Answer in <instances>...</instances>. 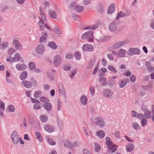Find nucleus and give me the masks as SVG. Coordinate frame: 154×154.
<instances>
[{"instance_id":"nucleus-14","label":"nucleus","mask_w":154,"mask_h":154,"mask_svg":"<svg viewBox=\"0 0 154 154\" xmlns=\"http://www.w3.org/2000/svg\"><path fill=\"white\" fill-rule=\"evenodd\" d=\"M109 29L112 32H115L117 29V26L115 21L111 23L109 25Z\"/></svg>"},{"instance_id":"nucleus-46","label":"nucleus","mask_w":154,"mask_h":154,"mask_svg":"<svg viewBox=\"0 0 154 154\" xmlns=\"http://www.w3.org/2000/svg\"><path fill=\"white\" fill-rule=\"evenodd\" d=\"M108 69L111 71H112L115 73H116L117 72L116 69L112 66H108Z\"/></svg>"},{"instance_id":"nucleus-5","label":"nucleus","mask_w":154,"mask_h":154,"mask_svg":"<svg viewBox=\"0 0 154 154\" xmlns=\"http://www.w3.org/2000/svg\"><path fill=\"white\" fill-rule=\"evenodd\" d=\"M129 42L128 40H126L118 42L113 46V47L114 48L113 49H117L118 48L121 47L125 45L128 44Z\"/></svg>"},{"instance_id":"nucleus-21","label":"nucleus","mask_w":154,"mask_h":154,"mask_svg":"<svg viewBox=\"0 0 154 154\" xmlns=\"http://www.w3.org/2000/svg\"><path fill=\"white\" fill-rule=\"evenodd\" d=\"M99 82H102V86H105L107 85L106 80V79L103 77H100L99 78Z\"/></svg>"},{"instance_id":"nucleus-26","label":"nucleus","mask_w":154,"mask_h":154,"mask_svg":"<svg viewBox=\"0 0 154 154\" xmlns=\"http://www.w3.org/2000/svg\"><path fill=\"white\" fill-rule=\"evenodd\" d=\"M126 15V14L122 11H120L117 14V17L116 18V20H118L120 17H125Z\"/></svg>"},{"instance_id":"nucleus-50","label":"nucleus","mask_w":154,"mask_h":154,"mask_svg":"<svg viewBox=\"0 0 154 154\" xmlns=\"http://www.w3.org/2000/svg\"><path fill=\"white\" fill-rule=\"evenodd\" d=\"M73 55L70 53H68L66 55V57L68 59H71L73 58Z\"/></svg>"},{"instance_id":"nucleus-22","label":"nucleus","mask_w":154,"mask_h":154,"mask_svg":"<svg viewBox=\"0 0 154 154\" xmlns=\"http://www.w3.org/2000/svg\"><path fill=\"white\" fill-rule=\"evenodd\" d=\"M103 95L104 97L107 98H109L111 95V93L110 91L108 90H105L103 92Z\"/></svg>"},{"instance_id":"nucleus-53","label":"nucleus","mask_w":154,"mask_h":154,"mask_svg":"<svg viewBox=\"0 0 154 154\" xmlns=\"http://www.w3.org/2000/svg\"><path fill=\"white\" fill-rule=\"evenodd\" d=\"M132 116L133 117H136L137 118V113L134 110H132L131 111Z\"/></svg>"},{"instance_id":"nucleus-61","label":"nucleus","mask_w":154,"mask_h":154,"mask_svg":"<svg viewBox=\"0 0 154 154\" xmlns=\"http://www.w3.org/2000/svg\"><path fill=\"white\" fill-rule=\"evenodd\" d=\"M98 74L100 76H103L105 74V73L100 69L98 71Z\"/></svg>"},{"instance_id":"nucleus-9","label":"nucleus","mask_w":154,"mask_h":154,"mask_svg":"<svg viewBox=\"0 0 154 154\" xmlns=\"http://www.w3.org/2000/svg\"><path fill=\"white\" fill-rule=\"evenodd\" d=\"M82 50L84 51H92L93 50L94 48L91 45L86 44L84 45L82 47Z\"/></svg>"},{"instance_id":"nucleus-25","label":"nucleus","mask_w":154,"mask_h":154,"mask_svg":"<svg viewBox=\"0 0 154 154\" xmlns=\"http://www.w3.org/2000/svg\"><path fill=\"white\" fill-rule=\"evenodd\" d=\"M47 142L51 145H54L55 144V142L53 141V139L48 137H46Z\"/></svg>"},{"instance_id":"nucleus-20","label":"nucleus","mask_w":154,"mask_h":154,"mask_svg":"<svg viewBox=\"0 0 154 154\" xmlns=\"http://www.w3.org/2000/svg\"><path fill=\"white\" fill-rule=\"evenodd\" d=\"M117 147V146L116 145L114 144H112L111 146H108L109 149L108 152H110V151H111L112 152H114L116 150V147Z\"/></svg>"},{"instance_id":"nucleus-47","label":"nucleus","mask_w":154,"mask_h":154,"mask_svg":"<svg viewBox=\"0 0 154 154\" xmlns=\"http://www.w3.org/2000/svg\"><path fill=\"white\" fill-rule=\"evenodd\" d=\"M81 56V55L79 52L76 51L74 53V57L77 60H79Z\"/></svg>"},{"instance_id":"nucleus-16","label":"nucleus","mask_w":154,"mask_h":154,"mask_svg":"<svg viewBox=\"0 0 154 154\" xmlns=\"http://www.w3.org/2000/svg\"><path fill=\"white\" fill-rule=\"evenodd\" d=\"M13 43L16 48L17 49H20L22 47L20 42L17 40L14 39L13 41Z\"/></svg>"},{"instance_id":"nucleus-51","label":"nucleus","mask_w":154,"mask_h":154,"mask_svg":"<svg viewBox=\"0 0 154 154\" xmlns=\"http://www.w3.org/2000/svg\"><path fill=\"white\" fill-rule=\"evenodd\" d=\"M141 123L142 126H144L146 124L147 120L145 118L141 120Z\"/></svg>"},{"instance_id":"nucleus-12","label":"nucleus","mask_w":154,"mask_h":154,"mask_svg":"<svg viewBox=\"0 0 154 154\" xmlns=\"http://www.w3.org/2000/svg\"><path fill=\"white\" fill-rule=\"evenodd\" d=\"M129 81V80L128 78H126L125 79L120 81L119 82V87L121 88H123L126 85L127 83Z\"/></svg>"},{"instance_id":"nucleus-58","label":"nucleus","mask_w":154,"mask_h":154,"mask_svg":"<svg viewBox=\"0 0 154 154\" xmlns=\"http://www.w3.org/2000/svg\"><path fill=\"white\" fill-rule=\"evenodd\" d=\"M72 16L73 17L74 19L76 20H79L80 17L79 15H76L75 14H72Z\"/></svg>"},{"instance_id":"nucleus-19","label":"nucleus","mask_w":154,"mask_h":154,"mask_svg":"<svg viewBox=\"0 0 154 154\" xmlns=\"http://www.w3.org/2000/svg\"><path fill=\"white\" fill-rule=\"evenodd\" d=\"M126 149L128 152H130L132 151L134 148V145L132 143H129L126 146Z\"/></svg>"},{"instance_id":"nucleus-7","label":"nucleus","mask_w":154,"mask_h":154,"mask_svg":"<svg viewBox=\"0 0 154 154\" xmlns=\"http://www.w3.org/2000/svg\"><path fill=\"white\" fill-rule=\"evenodd\" d=\"M61 61L60 56L59 55H56L54 58V64L56 67H57L60 65Z\"/></svg>"},{"instance_id":"nucleus-24","label":"nucleus","mask_w":154,"mask_h":154,"mask_svg":"<svg viewBox=\"0 0 154 154\" xmlns=\"http://www.w3.org/2000/svg\"><path fill=\"white\" fill-rule=\"evenodd\" d=\"M27 76V72L26 71L23 72L20 76V79L22 80H24L26 79Z\"/></svg>"},{"instance_id":"nucleus-56","label":"nucleus","mask_w":154,"mask_h":154,"mask_svg":"<svg viewBox=\"0 0 154 154\" xmlns=\"http://www.w3.org/2000/svg\"><path fill=\"white\" fill-rule=\"evenodd\" d=\"M47 38V37L44 36L42 35V36L40 37L39 39V41L40 42H42L45 41Z\"/></svg>"},{"instance_id":"nucleus-60","label":"nucleus","mask_w":154,"mask_h":154,"mask_svg":"<svg viewBox=\"0 0 154 154\" xmlns=\"http://www.w3.org/2000/svg\"><path fill=\"white\" fill-rule=\"evenodd\" d=\"M5 103L2 101H0V107L4 110H5Z\"/></svg>"},{"instance_id":"nucleus-8","label":"nucleus","mask_w":154,"mask_h":154,"mask_svg":"<svg viewBox=\"0 0 154 154\" xmlns=\"http://www.w3.org/2000/svg\"><path fill=\"white\" fill-rule=\"evenodd\" d=\"M58 89L59 90L60 93L63 96L65 99L66 100V96L65 95V92H64V88L63 84L61 83H59L58 84Z\"/></svg>"},{"instance_id":"nucleus-17","label":"nucleus","mask_w":154,"mask_h":154,"mask_svg":"<svg viewBox=\"0 0 154 154\" xmlns=\"http://www.w3.org/2000/svg\"><path fill=\"white\" fill-rule=\"evenodd\" d=\"M26 65L25 64H22L20 63L17 64L16 66V68L18 70L23 71L27 68Z\"/></svg>"},{"instance_id":"nucleus-52","label":"nucleus","mask_w":154,"mask_h":154,"mask_svg":"<svg viewBox=\"0 0 154 154\" xmlns=\"http://www.w3.org/2000/svg\"><path fill=\"white\" fill-rule=\"evenodd\" d=\"M137 118L139 119L140 120H141L145 118L144 115L141 113H140L138 114Z\"/></svg>"},{"instance_id":"nucleus-32","label":"nucleus","mask_w":154,"mask_h":154,"mask_svg":"<svg viewBox=\"0 0 154 154\" xmlns=\"http://www.w3.org/2000/svg\"><path fill=\"white\" fill-rule=\"evenodd\" d=\"M20 57V55L19 53H17L16 54L12 60H13V62L18 61L19 60Z\"/></svg>"},{"instance_id":"nucleus-57","label":"nucleus","mask_w":154,"mask_h":154,"mask_svg":"<svg viewBox=\"0 0 154 154\" xmlns=\"http://www.w3.org/2000/svg\"><path fill=\"white\" fill-rule=\"evenodd\" d=\"M119 53L121 54L122 55V56H121L120 57H122V56L124 57V55H125V53H126V51L125 50H124L123 49H121L120 50V51H119Z\"/></svg>"},{"instance_id":"nucleus-41","label":"nucleus","mask_w":154,"mask_h":154,"mask_svg":"<svg viewBox=\"0 0 154 154\" xmlns=\"http://www.w3.org/2000/svg\"><path fill=\"white\" fill-rule=\"evenodd\" d=\"M35 135L37 138L38 139L40 142H42V140L40 133L38 132H36Z\"/></svg>"},{"instance_id":"nucleus-55","label":"nucleus","mask_w":154,"mask_h":154,"mask_svg":"<svg viewBox=\"0 0 154 154\" xmlns=\"http://www.w3.org/2000/svg\"><path fill=\"white\" fill-rule=\"evenodd\" d=\"M136 77L134 75H131L130 77L131 81L132 82H134L136 80Z\"/></svg>"},{"instance_id":"nucleus-44","label":"nucleus","mask_w":154,"mask_h":154,"mask_svg":"<svg viewBox=\"0 0 154 154\" xmlns=\"http://www.w3.org/2000/svg\"><path fill=\"white\" fill-rule=\"evenodd\" d=\"M77 70L76 69H74L69 74L70 77L71 79L74 78L75 75L76 73Z\"/></svg>"},{"instance_id":"nucleus-45","label":"nucleus","mask_w":154,"mask_h":154,"mask_svg":"<svg viewBox=\"0 0 154 154\" xmlns=\"http://www.w3.org/2000/svg\"><path fill=\"white\" fill-rule=\"evenodd\" d=\"M117 77L116 76H114L112 78H110L109 80V82L111 85H113L114 84L115 80V79Z\"/></svg>"},{"instance_id":"nucleus-62","label":"nucleus","mask_w":154,"mask_h":154,"mask_svg":"<svg viewBox=\"0 0 154 154\" xmlns=\"http://www.w3.org/2000/svg\"><path fill=\"white\" fill-rule=\"evenodd\" d=\"M44 89L45 90L48 91L49 90L50 88V86L49 85L46 84L43 86Z\"/></svg>"},{"instance_id":"nucleus-35","label":"nucleus","mask_w":154,"mask_h":154,"mask_svg":"<svg viewBox=\"0 0 154 154\" xmlns=\"http://www.w3.org/2000/svg\"><path fill=\"white\" fill-rule=\"evenodd\" d=\"M75 11L77 12H81L84 9V6H79L77 5L75 7Z\"/></svg>"},{"instance_id":"nucleus-42","label":"nucleus","mask_w":154,"mask_h":154,"mask_svg":"<svg viewBox=\"0 0 154 154\" xmlns=\"http://www.w3.org/2000/svg\"><path fill=\"white\" fill-rule=\"evenodd\" d=\"M94 149L95 151L98 152L101 149L100 146L98 144H97L96 143H94Z\"/></svg>"},{"instance_id":"nucleus-23","label":"nucleus","mask_w":154,"mask_h":154,"mask_svg":"<svg viewBox=\"0 0 154 154\" xmlns=\"http://www.w3.org/2000/svg\"><path fill=\"white\" fill-rule=\"evenodd\" d=\"M48 45L49 47L53 49H56L57 48V45L54 42H49L48 44Z\"/></svg>"},{"instance_id":"nucleus-13","label":"nucleus","mask_w":154,"mask_h":154,"mask_svg":"<svg viewBox=\"0 0 154 154\" xmlns=\"http://www.w3.org/2000/svg\"><path fill=\"white\" fill-rule=\"evenodd\" d=\"M45 130L49 133H52L54 129V127L51 125H45L44 126Z\"/></svg>"},{"instance_id":"nucleus-28","label":"nucleus","mask_w":154,"mask_h":154,"mask_svg":"<svg viewBox=\"0 0 154 154\" xmlns=\"http://www.w3.org/2000/svg\"><path fill=\"white\" fill-rule=\"evenodd\" d=\"M42 95V92L40 91H36L34 94V97L35 99H38Z\"/></svg>"},{"instance_id":"nucleus-39","label":"nucleus","mask_w":154,"mask_h":154,"mask_svg":"<svg viewBox=\"0 0 154 154\" xmlns=\"http://www.w3.org/2000/svg\"><path fill=\"white\" fill-rule=\"evenodd\" d=\"M39 100L42 102L45 103L49 102V100L46 97H42L39 99Z\"/></svg>"},{"instance_id":"nucleus-11","label":"nucleus","mask_w":154,"mask_h":154,"mask_svg":"<svg viewBox=\"0 0 154 154\" xmlns=\"http://www.w3.org/2000/svg\"><path fill=\"white\" fill-rule=\"evenodd\" d=\"M100 22L98 21L96 23L94 24L93 25H91L87 27H86L84 28L85 29H97L99 26L100 24Z\"/></svg>"},{"instance_id":"nucleus-2","label":"nucleus","mask_w":154,"mask_h":154,"mask_svg":"<svg viewBox=\"0 0 154 154\" xmlns=\"http://www.w3.org/2000/svg\"><path fill=\"white\" fill-rule=\"evenodd\" d=\"M93 31L90 30L84 33L82 36V39L85 40L88 39L89 42L93 41L94 37L93 35Z\"/></svg>"},{"instance_id":"nucleus-29","label":"nucleus","mask_w":154,"mask_h":154,"mask_svg":"<svg viewBox=\"0 0 154 154\" xmlns=\"http://www.w3.org/2000/svg\"><path fill=\"white\" fill-rule=\"evenodd\" d=\"M96 134L100 137H103L105 136V133L103 131L99 130L96 133Z\"/></svg>"},{"instance_id":"nucleus-54","label":"nucleus","mask_w":154,"mask_h":154,"mask_svg":"<svg viewBox=\"0 0 154 154\" xmlns=\"http://www.w3.org/2000/svg\"><path fill=\"white\" fill-rule=\"evenodd\" d=\"M2 48L4 49L8 47V43L7 42H4L2 43Z\"/></svg>"},{"instance_id":"nucleus-1","label":"nucleus","mask_w":154,"mask_h":154,"mask_svg":"<svg viewBox=\"0 0 154 154\" xmlns=\"http://www.w3.org/2000/svg\"><path fill=\"white\" fill-rule=\"evenodd\" d=\"M30 81L24 80L22 82V85L27 88H29L33 85L34 87H36L37 83L34 78L32 77L29 79Z\"/></svg>"},{"instance_id":"nucleus-31","label":"nucleus","mask_w":154,"mask_h":154,"mask_svg":"<svg viewBox=\"0 0 154 154\" xmlns=\"http://www.w3.org/2000/svg\"><path fill=\"white\" fill-rule=\"evenodd\" d=\"M106 144L107 146H111L112 144V142L110 138L109 137H107L106 138Z\"/></svg>"},{"instance_id":"nucleus-4","label":"nucleus","mask_w":154,"mask_h":154,"mask_svg":"<svg viewBox=\"0 0 154 154\" xmlns=\"http://www.w3.org/2000/svg\"><path fill=\"white\" fill-rule=\"evenodd\" d=\"M11 138L12 142L14 144H17L18 142L19 138L16 131H14L11 134Z\"/></svg>"},{"instance_id":"nucleus-48","label":"nucleus","mask_w":154,"mask_h":154,"mask_svg":"<svg viewBox=\"0 0 154 154\" xmlns=\"http://www.w3.org/2000/svg\"><path fill=\"white\" fill-rule=\"evenodd\" d=\"M39 103H36L33 106V108L35 110H37L40 109V106Z\"/></svg>"},{"instance_id":"nucleus-63","label":"nucleus","mask_w":154,"mask_h":154,"mask_svg":"<svg viewBox=\"0 0 154 154\" xmlns=\"http://www.w3.org/2000/svg\"><path fill=\"white\" fill-rule=\"evenodd\" d=\"M83 154H91L89 151L86 149H84L83 150Z\"/></svg>"},{"instance_id":"nucleus-43","label":"nucleus","mask_w":154,"mask_h":154,"mask_svg":"<svg viewBox=\"0 0 154 154\" xmlns=\"http://www.w3.org/2000/svg\"><path fill=\"white\" fill-rule=\"evenodd\" d=\"M54 32L57 34H60L61 33L60 29L58 26H56V28L54 30Z\"/></svg>"},{"instance_id":"nucleus-30","label":"nucleus","mask_w":154,"mask_h":154,"mask_svg":"<svg viewBox=\"0 0 154 154\" xmlns=\"http://www.w3.org/2000/svg\"><path fill=\"white\" fill-rule=\"evenodd\" d=\"M81 103L83 105H85L87 103V97L85 95H82L80 98Z\"/></svg>"},{"instance_id":"nucleus-27","label":"nucleus","mask_w":154,"mask_h":154,"mask_svg":"<svg viewBox=\"0 0 154 154\" xmlns=\"http://www.w3.org/2000/svg\"><path fill=\"white\" fill-rule=\"evenodd\" d=\"M144 114L145 118L149 119L151 117L152 114L151 111L148 110L145 112Z\"/></svg>"},{"instance_id":"nucleus-40","label":"nucleus","mask_w":154,"mask_h":154,"mask_svg":"<svg viewBox=\"0 0 154 154\" xmlns=\"http://www.w3.org/2000/svg\"><path fill=\"white\" fill-rule=\"evenodd\" d=\"M132 126L133 128L136 130L140 129L138 124L137 122L132 123Z\"/></svg>"},{"instance_id":"nucleus-18","label":"nucleus","mask_w":154,"mask_h":154,"mask_svg":"<svg viewBox=\"0 0 154 154\" xmlns=\"http://www.w3.org/2000/svg\"><path fill=\"white\" fill-rule=\"evenodd\" d=\"M115 6L114 4H112L108 7V14H111L115 10Z\"/></svg>"},{"instance_id":"nucleus-33","label":"nucleus","mask_w":154,"mask_h":154,"mask_svg":"<svg viewBox=\"0 0 154 154\" xmlns=\"http://www.w3.org/2000/svg\"><path fill=\"white\" fill-rule=\"evenodd\" d=\"M64 145L65 146H68L71 149L72 148V143L69 141H67L64 143Z\"/></svg>"},{"instance_id":"nucleus-37","label":"nucleus","mask_w":154,"mask_h":154,"mask_svg":"<svg viewBox=\"0 0 154 154\" xmlns=\"http://www.w3.org/2000/svg\"><path fill=\"white\" fill-rule=\"evenodd\" d=\"M42 7H40L39 8V10H40V14L41 16V17H42V18L43 19L42 20H46V16L45 14L44 13V11L42 9Z\"/></svg>"},{"instance_id":"nucleus-10","label":"nucleus","mask_w":154,"mask_h":154,"mask_svg":"<svg viewBox=\"0 0 154 154\" xmlns=\"http://www.w3.org/2000/svg\"><path fill=\"white\" fill-rule=\"evenodd\" d=\"M96 122L95 123L96 125L97 126L102 127L104 126L105 123L104 121L102 120V119L101 118L98 117H97L96 118Z\"/></svg>"},{"instance_id":"nucleus-6","label":"nucleus","mask_w":154,"mask_h":154,"mask_svg":"<svg viewBox=\"0 0 154 154\" xmlns=\"http://www.w3.org/2000/svg\"><path fill=\"white\" fill-rule=\"evenodd\" d=\"M45 48L42 44H39L36 47L35 51L39 54H42L45 51Z\"/></svg>"},{"instance_id":"nucleus-34","label":"nucleus","mask_w":154,"mask_h":154,"mask_svg":"<svg viewBox=\"0 0 154 154\" xmlns=\"http://www.w3.org/2000/svg\"><path fill=\"white\" fill-rule=\"evenodd\" d=\"M29 67L31 70H33L35 69V65L34 63L30 62L29 63Z\"/></svg>"},{"instance_id":"nucleus-64","label":"nucleus","mask_w":154,"mask_h":154,"mask_svg":"<svg viewBox=\"0 0 154 154\" xmlns=\"http://www.w3.org/2000/svg\"><path fill=\"white\" fill-rule=\"evenodd\" d=\"M107 57L110 60H113V57L112 54L110 53L108 54L107 55Z\"/></svg>"},{"instance_id":"nucleus-38","label":"nucleus","mask_w":154,"mask_h":154,"mask_svg":"<svg viewBox=\"0 0 154 154\" xmlns=\"http://www.w3.org/2000/svg\"><path fill=\"white\" fill-rule=\"evenodd\" d=\"M40 119L42 122H45L48 120V117L45 115H42L40 116Z\"/></svg>"},{"instance_id":"nucleus-36","label":"nucleus","mask_w":154,"mask_h":154,"mask_svg":"<svg viewBox=\"0 0 154 154\" xmlns=\"http://www.w3.org/2000/svg\"><path fill=\"white\" fill-rule=\"evenodd\" d=\"M49 14L50 16L53 18L56 19L57 18V14L55 11H50Z\"/></svg>"},{"instance_id":"nucleus-59","label":"nucleus","mask_w":154,"mask_h":154,"mask_svg":"<svg viewBox=\"0 0 154 154\" xmlns=\"http://www.w3.org/2000/svg\"><path fill=\"white\" fill-rule=\"evenodd\" d=\"M61 102L59 100H58L57 103V109L58 111L60 110Z\"/></svg>"},{"instance_id":"nucleus-3","label":"nucleus","mask_w":154,"mask_h":154,"mask_svg":"<svg viewBox=\"0 0 154 154\" xmlns=\"http://www.w3.org/2000/svg\"><path fill=\"white\" fill-rule=\"evenodd\" d=\"M128 54L129 56H131L134 55L140 54V51L137 48H131L128 50Z\"/></svg>"},{"instance_id":"nucleus-15","label":"nucleus","mask_w":154,"mask_h":154,"mask_svg":"<svg viewBox=\"0 0 154 154\" xmlns=\"http://www.w3.org/2000/svg\"><path fill=\"white\" fill-rule=\"evenodd\" d=\"M52 105L51 103H46L43 104V106L47 112H49L52 110Z\"/></svg>"},{"instance_id":"nucleus-49","label":"nucleus","mask_w":154,"mask_h":154,"mask_svg":"<svg viewBox=\"0 0 154 154\" xmlns=\"http://www.w3.org/2000/svg\"><path fill=\"white\" fill-rule=\"evenodd\" d=\"M8 108L9 110V112H13L15 110V108L14 106L12 105H11L8 106Z\"/></svg>"}]
</instances>
